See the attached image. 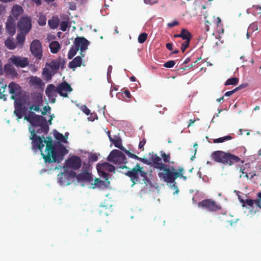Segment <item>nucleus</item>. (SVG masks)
Listing matches in <instances>:
<instances>
[{
    "mask_svg": "<svg viewBox=\"0 0 261 261\" xmlns=\"http://www.w3.org/2000/svg\"><path fill=\"white\" fill-rule=\"evenodd\" d=\"M24 120L30 123L31 125L35 127L39 128L35 130H31L30 139L32 140V145L35 148L39 149L41 152L44 146L43 143L44 137L42 138L38 137L36 134L43 133L46 135L49 130V126L46 119L43 116L36 115L34 112H31L28 113V115L24 117Z\"/></svg>",
    "mask_w": 261,
    "mask_h": 261,
    "instance_id": "obj_1",
    "label": "nucleus"
},
{
    "mask_svg": "<svg viewBox=\"0 0 261 261\" xmlns=\"http://www.w3.org/2000/svg\"><path fill=\"white\" fill-rule=\"evenodd\" d=\"M47 140H44L43 143L46 144L45 151L46 154H44L42 152L41 155L45 161V163H53L60 162V160L63 159V156L65 154L66 148L63 146L62 148L56 150L54 145L53 143V140L51 137H47Z\"/></svg>",
    "mask_w": 261,
    "mask_h": 261,
    "instance_id": "obj_2",
    "label": "nucleus"
},
{
    "mask_svg": "<svg viewBox=\"0 0 261 261\" xmlns=\"http://www.w3.org/2000/svg\"><path fill=\"white\" fill-rule=\"evenodd\" d=\"M159 170L160 172L158 173V176L161 180L167 183L173 184L180 175H182L183 167L180 166L176 169L173 166L166 164L164 168Z\"/></svg>",
    "mask_w": 261,
    "mask_h": 261,
    "instance_id": "obj_3",
    "label": "nucleus"
},
{
    "mask_svg": "<svg viewBox=\"0 0 261 261\" xmlns=\"http://www.w3.org/2000/svg\"><path fill=\"white\" fill-rule=\"evenodd\" d=\"M211 156L216 162L222 163L225 165L232 166L240 161H241L242 163H244V161H241L238 156L221 150L214 151Z\"/></svg>",
    "mask_w": 261,
    "mask_h": 261,
    "instance_id": "obj_4",
    "label": "nucleus"
},
{
    "mask_svg": "<svg viewBox=\"0 0 261 261\" xmlns=\"http://www.w3.org/2000/svg\"><path fill=\"white\" fill-rule=\"evenodd\" d=\"M211 156L216 162L222 163L225 165L232 166L240 161H241L242 163H244V161H241L238 156L221 150L214 151Z\"/></svg>",
    "mask_w": 261,
    "mask_h": 261,
    "instance_id": "obj_5",
    "label": "nucleus"
},
{
    "mask_svg": "<svg viewBox=\"0 0 261 261\" xmlns=\"http://www.w3.org/2000/svg\"><path fill=\"white\" fill-rule=\"evenodd\" d=\"M126 175L130 177L131 181L133 182L132 186L139 181V175L143 178V180L146 185L151 184L150 181L148 178L147 172L143 170V167H141L139 164H137L130 170L128 171L126 173Z\"/></svg>",
    "mask_w": 261,
    "mask_h": 261,
    "instance_id": "obj_6",
    "label": "nucleus"
},
{
    "mask_svg": "<svg viewBox=\"0 0 261 261\" xmlns=\"http://www.w3.org/2000/svg\"><path fill=\"white\" fill-rule=\"evenodd\" d=\"M108 160L118 165L119 168L123 169L124 168H127V167L125 166L127 163L126 158L125 155L119 150H113L108 156Z\"/></svg>",
    "mask_w": 261,
    "mask_h": 261,
    "instance_id": "obj_7",
    "label": "nucleus"
},
{
    "mask_svg": "<svg viewBox=\"0 0 261 261\" xmlns=\"http://www.w3.org/2000/svg\"><path fill=\"white\" fill-rule=\"evenodd\" d=\"M30 50L33 56L37 60L42 57V47L40 41L38 39L32 41L30 45Z\"/></svg>",
    "mask_w": 261,
    "mask_h": 261,
    "instance_id": "obj_8",
    "label": "nucleus"
},
{
    "mask_svg": "<svg viewBox=\"0 0 261 261\" xmlns=\"http://www.w3.org/2000/svg\"><path fill=\"white\" fill-rule=\"evenodd\" d=\"M198 206L206 209L210 212H216L221 208L220 205L217 204L214 200L207 199L199 202Z\"/></svg>",
    "mask_w": 261,
    "mask_h": 261,
    "instance_id": "obj_9",
    "label": "nucleus"
},
{
    "mask_svg": "<svg viewBox=\"0 0 261 261\" xmlns=\"http://www.w3.org/2000/svg\"><path fill=\"white\" fill-rule=\"evenodd\" d=\"M17 28L20 32L28 34L32 28L31 18L27 16L22 17L17 22Z\"/></svg>",
    "mask_w": 261,
    "mask_h": 261,
    "instance_id": "obj_10",
    "label": "nucleus"
},
{
    "mask_svg": "<svg viewBox=\"0 0 261 261\" xmlns=\"http://www.w3.org/2000/svg\"><path fill=\"white\" fill-rule=\"evenodd\" d=\"M89 44L90 42L84 37H77L74 41V45L80 49V54L83 57L85 56L83 52L88 49Z\"/></svg>",
    "mask_w": 261,
    "mask_h": 261,
    "instance_id": "obj_11",
    "label": "nucleus"
},
{
    "mask_svg": "<svg viewBox=\"0 0 261 261\" xmlns=\"http://www.w3.org/2000/svg\"><path fill=\"white\" fill-rule=\"evenodd\" d=\"M81 163L82 161L79 156L73 155L66 160L64 167L77 170L81 167Z\"/></svg>",
    "mask_w": 261,
    "mask_h": 261,
    "instance_id": "obj_12",
    "label": "nucleus"
},
{
    "mask_svg": "<svg viewBox=\"0 0 261 261\" xmlns=\"http://www.w3.org/2000/svg\"><path fill=\"white\" fill-rule=\"evenodd\" d=\"M57 88V93L64 97H68V93L72 91L71 86L65 81L59 84Z\"/></svg>",
    "mask_w": 261,
    "mask_h": 261,
    "instance_id": "obj_13",
    "label": "nucleus"
},
{
    "mask_svg": "<svg viewBox=\"0 0 261 261\" xmlns=\"http://www.w3.org/2000/svg\"><path fill=\"white\" fill-rule=\"evenodd\" d=\"M9 60L16 67L24 68L29 64V61L25 57L13 55Z\"/></svg>",
    "mask_w": 261,
    "mask_h": 261,
    "instance_id": "obj_14",
    "label": "nucleus"
},
{
    "mask_svg": "<svg viewBox=\"0 0 261 261\" xmlns=\"http://www.w3.org/2000/svg\"><path fill=\"white\" fill-rule=\"evenodd\" d=\"M27 108L21 102H15L14 113L17 117L18 121L22 118L23 116L25 117L27 115Z\"/></svg>",
    "mask_w": 261,
    "mask_h": 261,
    "instance_id": "obj_15",
    "label": "nucleus"
},
{
    "mask_svg": "<svg viewBox=\"0 0 261 261\" xmlns=\"http://www.w3.org/2000/svg\"><path fill=\"white\" fill-rule=\"evenodd\" d=\"M57 88L54 84H49L45 89V94L48 97V99L52 103L56 102L57 97Z\"/></svg>",
    "mask_w": 261,
    "mask_h": 261,
    "instance_id": "obj_16",
    "label": "nucleus"
},
{
    "mask_svg": "<svg viewBox=\"0 0 261 261\" xmlns=\"http://www.w3.org/2000/svg\"><path fill=\"white\" fill-rule=\"evenodd\" d=\"M97 167L98 171H100L101 173H102L103 176L106 180H108V174H106V172L102 170H107L109 172H114L115 170V167L114 166L107 162L101 164L100 165L97 166Z\"/></svg>",
    "mask_w": 261,
    "mask_h": 261,
    "instance_id": "obj_17",
    "label": "nucleus"
},
{
    "mask_svg": "<svg viewBox=\"0 0 261 261\" xmlns=\"http://www.w3.org/2000/svg\"><path fill=\"white\" fill-rule=\"evenodd\" d=\"M72 177H76V179L78 182L80 181H91L93 180V178L91 174L89 172L85 171L83 172L78 175H76L75 172H71L70 173Z\"/></svg>",
    "mask_w": 261,
    "mask_h": 261,
    "instance_id": "obj_18",
    "label": "nucleus"
},
{
    "mask_svg": "<svg viewBox=\"0 0 261 261\" xmlns=\"http://www.w3.org/2000/svg\"><path fill=\"white\" fill-rule=\"evenodd\" d=\"M6 29L10 36H13L16 32L15 22L14 19L10 16L8 17L6 23Z\"/></svg>",
    "mask_w": 261,
    "mask_h": 261,
    "instance_id": "obj_19",
    "label": "nucleus"
},
{
    "mask_svg": "<svg viewBox=\"0 0 261 261\" xmlns=\"http://www.w3.org/2000/svg\"><path fill=\"white\" fill-rule=\"evenodd\" d=\"M8 89L10 93L14 94L11 96V99H16V96L20 92V87L15 83L12 82L9 84Z\"/></svg>",
    "mask_w": 261,
    "mask_h": 261,
    "instance_id": "obj_20",
    "label": "nucleus"
},
{
    "mask_svg": "<svg viewBox=\"0 0 261 261\" xmlns=\"http://www.w3.org/2000/svg\"><path fill=\"white\" fill-rule=\"evenodd\" d=\"M150 159L152 162L154 167L159 170L164 168V166L166 165L162 162V158L156 154H153Z\"/></svg>",
    "mask_w": 261,
    "mask_h": 261,
    "instance_id": "obj_21",
    "label": "nucleus"
},
{
    "mask_svg": "<svg viewBox=\"0 0 261 261\" xmlns=\"http://www.w3.org/2000/svg\"><path fill=\"white\" fill-rule=\"evenodd\" d=\"M5 72V74L8 76L12 77H16L18 73L14 67L9 63L6 64L3 68V72Z\"/></svg>",
    "mask_w": 261,
    "mask_h": 261,
    "instance_id": "obj_22",
    "label": "nucleus"
},
{
    "mask_svg": "<svg viewBox=\"0 0 261 261\" xmlns=\"http://www.w3.org/2000/svg\"><path fill=\"white\" fill-rule=\"evenodd\" d=\"M175 38H181L184 40H186L185 41H190L192 36L191 34L186 29H182L181 32L179 34H176L174 36Z\"/></svg>",
    "mask_w": 261,
    "mask_h": 261,
    "instance_id": "obj_23",
    "label": "nucleus"
},
{
    "mask_svg": "<svg viewBox=\"0 0 261 261\" xmlns=\"http://www.w3.org/2000/svg\"><path fill=\"white\" fill-rule=\"evenodd\" d=\"M82 58H83L82 56H77L74 58L72 61L69 62V67L74 70L75 68L80 67L82 62Z\"/></svg>",
    "mask_w": 261,
    "mask_h": 261,
    "instance_id": "obj_24",
    "label": "nucleus"
},
{
    "mask_svg": "<svg viewBox=\"0 0 261 261\" xmlns=\"http://www.w3.org/2000/svg\"><path fill=\"white\" fill-rule=\"evenodd\" d=\"M11 12L13 16L17 18L22 13L23 9L21 6L16 5L13 7Z\"/></svg>",
    "mask_w": 261,
    "mask_h": 261,
    "instance_id": "obj_25",
    "label": "nucleus"
},
{
    "mask_svg": "<svg viewBox=\"0 0 261 261\" xmlns=\"http://www.w3.org/2000/svg\"><path fill=\"white\" fill-rule=\"evenodd\" d=\"M110 141L113 143L114 146L120 149L124 150V146L122 145V140L119 137L115 136V138H110Z\"/></svg>",
    "mask_w": 261,
    "mask_h": 261,
    "instance_id": "obj_26",
    "label": "nucleus"
},
{
    "mask_svg": "<svg viewBox=\"0 0 261 261\" xmlns=\"http://www.w3.org/2000/svg\"><path fill=\"white\" fill-rule=\"evenodd\" d=\"M49 46L50 51L53 54L57 53L61 47L60 43L57 41H53L51 42Z\"/></svg>",
    "mask_w": 261,
    "mask_h": 261,
    "instance_id": "obj_27",
    "label": "nucleus"
},
{
    "mask_svg": "<svg viewBox=\"0 0 261 261\" xmlns=\"http://www.w3.org/2000/svg\"><path fill=\"white\" fill-rule=\"evenodd\" d=\"M5 45L9 49H14L17 46L16 43L14 40L11 38H8L5 42Z\"/></svg>",
    "mask_w": 261,
    "mask_h": 261,
    "instance_id": "obj_28",
    "label": "nucleus"
},
{
    "mask_svg": "<svg viewBox=\"0 0 261 261\" xmlns=\"http://www.w3.org/2000/svg\"><path fill=\"white\" fill-rule=\"evenodd\" d=\"M46 66L50 67L53 71L56 72L59 69L60 63L59 61L53 60L50 63H47Z\"/></svg>",
    "mask_w": 261,
    "mask_h": 261,
    "instance_id": "obj_29",
    "label": "nucleus"
},
{
    "mask_svg": "<svg viewBox=\"0 0 261 261\" xmlns=\"http://www.w3.org/2000/svg\"><path fill=\"white\" fill-rule=\"evenodd\" d=\"M42 83V80L37 76H32L30 80V85L33 86H40Z\"/></svg>",
    "mask_w": 261,
    "mask_h": 261,
    "instance_id": "obj_30",
    "label": "nucleus"
},
{
    "mask_svg": "<svg viewBox=\"0 0 261 261\" xmlns=\"http://www.w3.org/2000/svg\"><path fill=\"white\" fill-rule=\"evenodd\" d=\"M254 16L261 14V6L259 5H253L252 8L249 9Z\"/></svg>",
    "mask_w": 261,
    "mask_h": 261,
    "instance_id": "obj_31",
    "label": "nucleus"
},
{
    "mask_svg": "<svg viewBox=\"0 0 261 261\" xmlns=\"http://www.w3.org/2000/svg\"><path fill=\"white\" fill-rule=\"evenodd\" d=\"M239 199L241 203H242V206L245 207L246 206H248L250 207H252L254 205V201L250 199H247L246 200H243L241 199L240 197L239 196Z\"/></svg>",
    "mask_w": 261,
    "mask_h": 261,
    "instance_id": "obj_32",
    "label": "nucleus"
},
{
    "mask_svg": "<svg viewBox=\"0 0 261 261\" xmlns=\"http://www.w3.org/2000/svg\"><path fill=\"white\" fill-rule=\"evenodd\" d=\"M27 34L20 32V33H18L16 37L17 42L16 44L22 46L25 41V36Z\"/></svg>",
    "mask_w": 261,
    "mask_h": 261,
    "instance_id": "obj_33",
    "label": "nucleus"
},
{
    "mask_svg": "<svg viewBox=\"0 0 261 261\" xmlns=\"http://www.w3.org/2000/svg\"><path fill=\"white\" fill-rule=\"evenodd\" d=\"M48 25L50 28L53 29L57 28L59 23V19L58 18H53L48 20Z\"/></svg>",
    "mask_w": 261,
    "mask_h": 261,
    "instance_id": "obj_34",
    "label": "nucleus"
},
{
    "mask_svg": "<svg viewBox=\"0 0 261 261\" xmlns=\"http://www.w3.org/2000/svg\"><path fill=\"white\" fill-rule=\"evenodd\" d=\"M232 139V137L230 135H227L223 137L215 139L213 140V143H222L226 141L230 140Z\"/></svg>",
    "mask_w": 261,
    "mask_h": 261,
    "instance_id": "obj_35",
    "label": "nucleus"
},
{
    "mask_svg": "<svg viewBox=\"0 0 261 261\" xmlns=\"http://www.w3.org/2000/svg\"><path fill=\"white\" fill-rule=\"evenodd\" d=\"M79 50L78 47L76 46H72L68 54V58L69 59H71L77 53V52Z\"/></svg>",
    "mask_w": 261,
    "mask_h": 261,
    "instance_id": "obj_36",
    "label": "nucleus"
},
{
    "mask_svg": "<svg viewBox=\"0 0 261 261\" xmlns=\"http://www.w3.org/2000/svg\"><path fill=\"white\" fill-rule=\"evenodd\" d=\"M239 83V79L238 77H232L228 79L225 83V85H237Z\"/></svg>",
    "mask_w": 261,
    "mask_h": 261,
    "instance_id": "obj_37",
    "label": "nucleus"
},
{
    "mask_svg": "<svg viewBox=\"0 0 261 261\" xmlns=\"http://www.w3.org/2000/svg\"><path fill=\"white\" fill-rule=\"evenodd\" d=\"M55 137L57 140H59L62 142H67L66 138L62 134L58 132H56V133L55 134Z\"/></svg>",
    "mask_w": 261,
    "mask_h": 261,
    "instance_id": "obj_38",
    "label": "nucleus"
},
{
    "mask_svg": "<svg viewBox=\"0 0 261 261\" xmlns=\"http://www.w3.org/2000/svg\"><path fill=\"white\" fill-rule=\"evenodd\" d=\"M161 156L163 159V160L165 163H171L170 162L171 156H170V153L166 154L165 153L163 152L162 151H161ZM171 163H173L174 162H172Z\"/></svg>",
    "mask_w": 261,
    "mask_h": 261,
    "instance_id": "obj_39",
    "label": "nucleus"
},
{
    "mask_svg": "<svg viewBox=\"0 0 261 261\" xmlns=\"http://www.w3.org/2000/svg\"><path fill=\"white\" fill-rule=\"evenodd\" d=\"M42 74L45 76L47 80H50L52 77L51 72L49 68H44L43 70Z\"/></svg>",
    "mask_w": 261,
    "mask_h": 261,
    "instance_id": "obj_40",
    "label": "nucleus"
},
{
    "mask_svg": "<svg viewBox=\"0 0 261 261\" xmlns=\"http://www.w3.org/2000/svg\"><path fill=\"white\" fill-rule=\"evenodd\" d=\"M147 34L142 33L139 35L138 38V41L140 43H143L147 38Z\"/></svg>",
    "mask_w": 261,
    "mask_h": 261,
    "instance_id": "obj_41",
    "label": "nucleus"
},
{
    "mask_svg": "<svg viewBox=\"0 0 261 261\" xmlns=\"http://www.w3.org/2000/svg\"><path fill=\"white\" fill-rule=\"evenodd\" d=\"M258 199H255L254 201V204L259 209H261V192L257 194Z\"/></svg>",
    "mask_w": 261,
    "mask_h": 261,
    "instance_id": "obj_42",
    "label": "nucleus"
},
{
    "mask_svg": "<svg viewBox=\"0 0 261 261\" xmlns=\"http://www.w3.org/2000/svg\"><path fill=\"white\" fill-rule=\"evenodd\" d=\"M66 176L67 175L66 173H61L59 174V182L61 185L65 184L66 182V180L65 179L66 178Z\"/></svg>",
    "mask_w": 261,
    "mask_h": 261,
    "instance_id": "obj_43",
    "label": "nucleus"
},
{
    "mask_svg": "<svg viewBox=\"0 0 261 261\" xmlns=\"http://www.w3.org/2000/svg\"><path fill=\"white\" fill-rule=\"evenodd\" d=\"M7 89V85H5L2 87L0 88V96L1 98H3L4 99H6V97L7 96V94L5 93V90Z\"/></svg>",
    "mask_w": 261,
    "mask_h": 261,
    "instance_id": "obj_44",
    "label": "nucleus"
},
{
    "mask_svg": "<svg viewBox=\"0 0 261 261\" xmlns=\"http://www.w3.org/2000/svg\"><path fill=\"white\" fill-rule=\"evenodd\" d=\"M7 89V85H5L2 87L0 88V96L1 98H3L4 99H6V97L7 96V94L5 93V90Z\"/></svg>",
    "mask_w": 261,
    "mask_h": 261,
    "instance_id": "obj_45",
    "label": "nucleus"
},
{
    "mask_svg": "<svg viewBox=\"0 0 261 261\" xmlns=\"http://www.w3.org/2000/svg\"><path fill=\"white\" fill-rule=\"evenodd\" d=\"M34 110L36 112H39L41 111L40 108V105H32L29 107V113L32 112V111Z\"/></svg>",
    "mask_w": 261,
    "mask_h": 261,
    "instance_id": "obj_46",
    "label": "nucleus"
},
{
    "mask_svg": "<svg viewBox=\"0 0 261 261\" xmlns=\"http://www.w3.org/2000/svg\"><path fill=\"white\" fill-rule=\"evenodd\" d=\"M123 151H124L128 156H129L130 158L136 159H139V157L137 155L131 153L129 150H126L125 148H124V150H122Z\"/></svg>",
    "mask_w": 261,
    "mask_h": 261,
    "instance_id": "obj_47",
    "label": "nucleus"
},
{
    "mask_svg": "<svg viewBox=\"0 0 261 261\" xmlns=\"http://www.w3.org/2000/svg\"><path fill=\"white\" fill-rule=\"evenodd\" d=\"M248 30L250 31L254 32L258 30V26L257 22H253L249 26Z\"/></svg>",
    "mask_w": 261,
    "mask_h": 261,
    "instance_id": "obj_48",
    "label": "nucleus"
},
{
    "mask_svg": "<svg viewBox=\"0 0 261 261\" xmlns=\"http://www.w3.org/2000/svg\"><path fill=\"white\" fill-rule=\"evenodd\" d=\"M89 161L90 162H94L97 161L98 156L96 153H91L88 157Z\"/></svg>",
    "mask_w": 261,
    "mask_h": 261,
    "instance_id": "obj_49",
    "label": "nucleus"
},
{
    "mask_svg": "<svg viewBox=\"0 0 261 261\" xmlns=\"http://www.w3.org/2000/svg\"><path fill=\"white\" fill-rule=\"evenodd\" d=\"M46 18L44 16H40L38 20V23L41 26H43L46 24Z\"/></svg>",
    "mask_w": 261,
    "mask_h": 261,
    "instance_id": "obj_50",
    "label": "nucleus"
},
{
    "mask_svg": "<svg viewBox=\"0 0 261 261\" xmlns=\"http://www.w3.org/2000/svg\"><path fill=\"white\" fill-rule=\"evenodd\" d=\"M175 64V62L174 60H170L164 63V66L166 68H172Z\"/></svg>",
    "mask_w": 261,
    "mask_h": 261,
    "instance_id": "obj_51",
    "label": "nucleus"
},
{
    "mask_svg": "<svg viewBox=\"0 0 261 261\" xmlns=\"http://www.w3.org/2000/svg\"><path fill=\"white\" fill-rule=\"evenodd\" d=\"M190 41H185L181 46V50L182 52H184L187 47H189Z\"/></svg>",
    "mask_w": 261,
    "mask_h": 261,
    "instance_id": "obj_52",
    "label": "nucleus"
},
{
    "mask_svg": "<svg viewBox=\"0 0 261 261\" xmlns=\"http://www.w3.org/2000/svg\"><path fill=\"white\" fill-rule=\"evenodd\" d=\"M240 171L242 172V174L240 175V177L243 176L244 177H246L247 179L249 178V176L248 173L245 171V169L243 167H241Z\"/></svg>",
    "mask_w": 261,
    "mask_h": 261,
    "instance_id": "obj_53",
    "label": "nucleus"
},
{
    "mask_svg": "<svg viewBox=\"0 0 261 261\" xmlns=\"http://www.w3.org/2000/svg\"><path fill=\"white\" fill-rule=\"evenodd\" d=\"M61 28L60 29L63 31V32H65L67 30V28L68 27V24H67V22H66V21H62L61 23Z\"/></svg>",
    "mask_w": 261,
    "mask_h": 261,
    "instance_id": "obj_54",
    "label": "nucleus"
},
{
    "mask_svg": "<svg viewBox=\"0 0 261 261\" xmlns=\"http://www.w3.org/2000/svg\"><path fill=\"white\" fill-rule=\"evenodd\" d=\"M82 110L87 115H89L90 113V110L86 106L82 107Z\"/></svg>",
    "mask_w": 261,
    "mask_h": 261,
    "instance_id": "obj_55",
    "label": "nucleus"
},
{
    "mask_svg": "<svg viewBox=\"0 0 261 261\" xmlns=\"http://www.w3.org/2000/svg\"><path fill=\"white\" fill-rule=\"evenodd\" d=\"M178 24L179 22L176 20H174L171 22L168 23L167 25L169 28H173L175 26L178 25Z\"/></svg>",
    "mask_w": 261,
    "mask_h": 261,
    "instance_id": "obj_56",
    "label": "nucleus"
},
{
    "mask_svg": "<svg viewBox=\"0 0 261 261\" xmlns=\"http://www.w3.org/2000/svg\"><path fill=\"white\" fill-rule=\"evenodd\" d=\"M237 91V89H234L233 90L231 91H229L224 94V95L226 96H231L233 93Z\"/></svg>",
    "mask_w": 261,
    "mask_h": 261,
    "instance_id": "obj_57",
    "label": "nucleus"
},
{
    "mask_svg": "<svg viewBox=\"0 0 261 261\" xmlns=\"http://www.w3.org/2000/svg\"><path fill=\"white\" fill-rule=\"evenodd\" d=\"M146 4L152 5L157 2V0H144Z\"/></svg>",
    "mask_w": 261,
    "mask_h": 261,
    "instance_id": "obj_58",
    "label": "nucleus"
},
{
    "mask_svg": "<svg viewBox=\"0 0 261 261\" xmlns=\"http://www.w3.org/2000/svg\"><path fill=\"white\" fill-rule=\"evenodd\" d=\"M32 2L35 4L37 6H39L42 4L41 0H30Z\"/></svg>",
    "mask_w": 261,
    "mask_h": 261,
    "instance_id": "obj_59",
    "label": "nucleus"
},
{
    "mask_svg": "<svg viewBox=\"0 0 261 261\" xmlns=\"http://www.w3.org/2000/svg\"><path fill=\"white\" fill-rule=\"evenodd\" d=\"M145 141H141L140 142L139 144V148L140 149H142L143 150H144V146L145 145Z\"/></svg>",
    "mask_w": 261,
    "mask_h": 261,
    "instance_id": "obj_60",
    "label": "nucleus"
},
{
    "mask_svg": "<svg viewBox=\"0 0 261 261\" xmlns=\"http://www.w3.org/2000/svg\"><path fill=\"white\" fill-rule=\"evenodd\" d=\"M112 70V66H109L108 68V72H107V77L108 78L110 77V74Z\"/></svg>",
    "mask_w": 261,
    "mask_h": 261,
    "instance_id": "obj_61",
    "label": "nucleus"
},
{
    "mask_svg": "<svg viewBox=\"0 0 261 261\" xmlns=\"http://www.w3.org/2000/svg\"><path fill=\"white\" fill-rule=\"evenodd\" d=\"M166 47L169 50H172L173 49V45L171 43H168L166 44Z\"/></svg>",
    "mask_w": 261,
    "mask_h": 261,
    "instance_id": "obj_62",
    "label": "nucleus"
},
{
    "mask_svg": "<svg viewBox=\"0 0 261 261\" xmlns=\"http://www.w3.org/2000/svg\"><path fill=\"white\" fill-rule=\"evenodd\" d=\"M124 94L125 95V96L127 97V98H130L131 97V94L129 92V91L127 90H125L124 92H123Z\"/></svg>",
    "mask_w": 261,
    "mask_h": 261,
    "instance_id": "obj_63",
    "label": "nucleus"
},
{
    "mask_svg": "<svg viewBox=\"0 0 261 261\" xmlns=\"http://www.w3.org/2000/svg\"><path fill=\"white\" fill-rule=\"evenodd\" d=\"M50 110V108L49 107H46L45 106L44 108H43V110L44 111L43 112H41V114L42 115H45L46 114V112L47 111V110Z\"/></svg>",
    "mask_w": 261,
    "mask_h": 261,
    "instance_id": "obj_64",
    "label": "nucleus"
}]
</instances>
